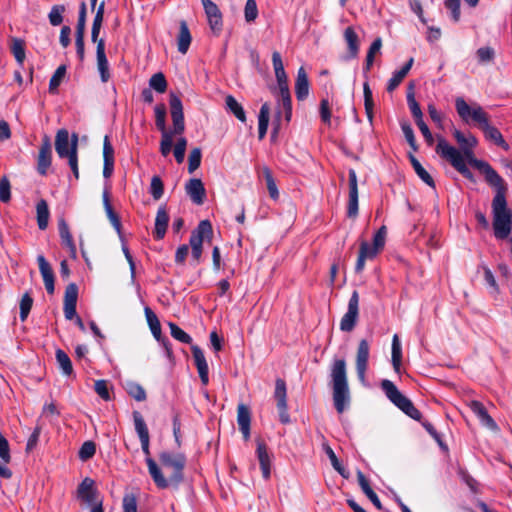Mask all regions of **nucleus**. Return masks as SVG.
<instances>
[{
	"label": "nucleus",
	"mask_w": 512,
	"mask_h": 512,
	"mask_svg": "<svg viewBox=\"0 0 512 512\" xmlns=\"http://www.w3.org/2000/svg\"><path fill=\"white\" fill-rule=\"evenodd\" d=\"M192 41L191 33L187 23L182 20L179 25V34L177 37V48L181 54H186Z\"/></svg>",
	"instance_id": "c756f323"
},
{
	"label": "nucleus",
	"mask_w": 512,
	"mask_h": 512,
	"mask_svg": "<svg viewBox=\"0 0 512 512\" xmlns=\"http://www.w3.org/2000/svg\"><path fill=\"white\" fill-rule=\"evenodd\" d=\"M274 398L277 402V410L279 413L280 422L282 424H289L291 420L288 413L287 388L283 379L278 378L275 381Z\"/></svg>",
	"instance_id": "1a4fd4ad"
},
{
	"label": "nucleus",
	"mask_w": 512,
	"mask_h": 512,
	"mask_svg": "<svg viewBox=\"0 0 512 512\" xmlns=\"http://www.w3.org/2000/svg\"><path fill=\"white\" fill-rule=\"evenodd\" d=\"M149 86L158 93H164L167 89V81L164 74L162 72L153 74L149 80Z\"/></svg>",
	"instance_id": "a18cd8bd"
},
{
	"label": "nucleus",
	"mask_w": 512,
	"mask_h": 512,
	"mask_svg": "<svg viewBox=\"0 0 512 512\" xmlns=\"http://www.w3.org/2000/svg\"><path fill=\"white\" fill-rule=\"evenodd\" d=\"M55 356L62 373L66 376H70L73 373V366L68 354L62 349H57Z\"/></svg>",
	"instance_id": "58836bf2"
},
{
	"label": "nucleus",
	"mask_w": 512,
	"mask_h": 512,
	"mask_svg": "<svg viewBox=\"0 0 512 512\" xmlns=\"http://www.w3.org/2000/svg\"><path fill=\"white\" fill-rule=\"evenodd\" d=\"M126 391L129 394V396L134 398L136 401L141 402V401L146 400V392H145L144 388L136 382H133V381L127 382L126 383Z\"/></svg>",
	"instance_id": "c03bdc74"
},
{
	"label": "nucleus",
	"mask_w": 512,
	"mask_h": 512,
	"mask_svg": "<svg viewBox=\"0 0 512 512\" xmlns=\"http://www.w3.org/2000/svg\"><path fill=\"white\" fill-rule=\"evenodd\" d=\"M97 67L102 82H107L110 78L109 63L105 54V41L100 39L96 48Z\"/></svg>",
	"instance_id": "412c9836"
},
{
	"label": "nucleus",
	"mask_w": 512,
	"mask_h": 512,
	"mask_svg": "<svg viewBox=\"0 0 512 512\" xmlns=\"http://www.w3.org/2000/svg\"><path fill=\"white\" fill-rule=\"evenodd\" d=\"M401 129H402L404 137L407 140L409 146L412 148L413 151H417L418 146H417L414 131H413L411 125L407 122H403V123H401Z\"/></svg>",
	"instance_id": "052dcab7"
},
{
	"label": "nucleus",
	"mask_w": 512,
	"mask_h": 512,
	"mask_svg": "<svg viewBox=\"0 0 512 512\" xmlns=\"http://www.w3.org/2000/svg\"><path fill=\"white\" fill-rule=\"evenodd\" d=\"M359 315V294L356 290L353 291L346 313L340 321V329L344 332H350L354 329Z\"/></svg>",
	"instance_id": "6e6552de"
},
{
	"label": "nucleus",
	"mask_w": 512,
	"mask_h": 512,
	"mask_svg": "<svg viewBox=\"0 0 512 512\" xmlns=\"http://www.w3.org/2000/svg\"><path fill=\"white\" fill-rule=\"evenodd\" d=\"M322 449L325 452V454L328 456L332 467L344 478L349 477V472L344 468V466L341 464L339 459L337 458L335 452L330 447V445L327 442L322 443Z\"/></svg>",
	"instance_id": "473e14b6"
},
{
	"label": "nucleus",
	"mask_w": 512,
	"mask_h": 512,
	"mask_svg": "<svg viewBox=\"0 0 512 512\" xmlns=\"http://www.w3.org/2000/svg\"><path fill=\"white\" fill-rule=\"evenodd\" d=\"M37 224L40 230H45L48 226L50 212L46 200L41 199L36 205Z\"/></svg>",
	"instance_id": "72a5a7b5"
},
{
	"label": "nucleus",
	"mask_w": 512,
	"mask_h": 512,
	"mask_svg": "<svg viewBox=\"0 0 512 512\" xmlns=\"http://www.w3.org/2000/svg\"><path fill=\"white\" fill-rule=\"evenodd\" d=\"M133 421L136 433L138 434L141 448L143 453L146 455V459L150 457V450H149V431L147 428V425L144 421L143 416L140 412L134 411L133 412Z\"/></svg>",
	"instance_id": "2eb2a0df"
},
{
	"label": "nucleus",
	"mask_w": 512,
	"mask_h": 512,
	"mask_svg": "<svg viewBox=\"0 0 512 512\" xmlns=\"http://www.w3.org/2000/svg\"><path fill=\"white\" fill-rule=\"evenodd\" d=\"M480 63H487L494 59L495 51L491 47H481L476 52Z\"/></svg>",
	"instance_id": "774afa93"
},
{
	"label": "nucleus",
	"mask_w": 512,
	"mask_h": 512,
	"mask_svg": "<svg viewBox=\"0 0 512 512\" xmlns=\"http://www.w3.org/2000/svg\"><path fill=\"white\" fill-rule=\"evenodd\" d=\"M66 75V66L60 65L52 75L49 81V91L51 93H55L57 91V88L60 86L63 78Z\"/></svg>",
	"instance_id": "de8ad7c7"
},
{
	"label": "nucleus",
	"mask_w": 512,
	"mask_h": 512,
	"mask_svg": "<svg viewBox=\"0 0 512 512\" xmlns=\"http://www.w3.org/2000/svg\"><path fill=\"white\" fill-rule=\"evenodd\" d=\"M52 162V148L51 142L48 136H45L42 140V144L39 149L37 158V171L40 175L44 176L47 174L49 167Z\"/></svg>",
	"instance_id": "4468645a"
},
{
	"label": "nucleus",
	"mask_w": 512,
	"mask_h": 512,
	"mask_svg": "<svg viewBox=\"0 0 512 512\" xmlns=\"http://www.w3.org/2000/svg\"><path fill=\"white\" fill-rule=\"evenodd\" d=\"M349 181V199L347 203V216L355 218L358 215V181L357 174L354 169L348 172Z\"/></svg>",
	"instance_id": "ddd939ff"
},
{
	"label": "nucleus",
	"mask_w": 512,
	"mask_h": 512,
	"mask_svg": "<svg viewBox=\"0 0 512 512\" xmlns=\"http://www.w3.org/2000/svg\"><path fill=\"white\" fill-rule=\"evenodd\" d=\"M96 452L95 443L92 441H86L81 446L78 456L82 461H86L94 456Z\"/></svg>",
	"instance_id": "bf43d9fd"
},
{
	"label": "nucleus",
	"mask_w": 512,
	"mask_h": 512,
	"mask_svg": "<svg viewBox=\"0 0 512 512\" xmlns=\"http://www.w3.org/2000/svg\"><path fill=\"white\" fill-rule=\"evenodd\" d=\"M171 118L173 122V134H182L185 129L183 105L181 99L173 92L169 98Z\"/></svg>",
	"instance_id": "9d476101"
},
{
	"label": "nucleus",
	"mask_w": 512,
	"mask_h": 512,
	"mask_svg": "<svg viewBox=\"0 0 512 512\" xmlns=\"http://www.w3.org/2000/svg\"><path fill=\"white\" fill-rule=\"evenodd\" d=\"M391 358H392V365H393L395 372L399 373L400 367H401V361H402V348H401V343H400V340H399V337L397 334H395L392 339Z\"/></svg>",
	"instance_id": "4c0bfd02"
},
{
	"label": "nucleus",
	"mask_w": 512,
	"mask_h": 512,
	"mask_svg": "<svg viewBox=\"0 0 512 512\" xmlns=\"http://www.w3.org/2000/svg\"><path fill=\"white\" fill-rule=\"evenodd\" d=\"M370 355V345L367 340L362 339L358 344L356 355V372L361 383L366 382V371L368 369V360Z\"/></svg>",
	"instance_id": "f8f14e48"
},
{
	"label": "nucleus",
	"mask_w": 512,
	"mask_h": 512,
	"mask_svg": "<svg viewBox=\"0 0 512 512\" xmlns=\"http://www.w3.org/2000/svg\"><path fill=\"white\" fill-rule=\"evenodd\" d=\"M295 94L299 101L305 100L309 95V81L308 76L303 67H300L297 71V77L295 82Z\"/></svg>",
	"instance_id": "393cba45"
},
{
	"label": "nucleus",
	"mask_w": 512,
	"mask_h": 512,
	"mask_svg": "<svg viewBox=\"0 0 512 512\" xmlns=\"http://www.w3.org/2000/svg\"><path fill=\"white\" fill-rule=\"evenodd\" d=\"M227 109L242 123L246 122V114L240 103L232 95L225 99Z\"/></svg>",
	"instance_id": "f704fd0d"
},
{
	"label": "nucleus",
	"mask_w": 512,
	"mask_h": 512,
	"mask_svg": "<svg viewBox=\"0 0 512 512\" xmlns=\"http://www.w3.org/2000/svg\"><path fill=\"white\" fill-rule=\"evenodd\" d=\"M278 103L282 105L285 112V118L289 121L292 115V102L289 87L279 89Z\"/></svg>",
	"instance_id": "e433bc0d"
},
{
	"label": "nucleus",
	"mask_w": 512,
	"mask_h": 512,
	"mask_svg": "<svg viewBox=\"0 0 512 512\" xmlns=\"http://www.w3.org/2000/svg\"><path fill=\"white\" fill-rule=\"evenodd\" d=\"M169 223V215L165 205L158 208L155 218L154 237L157 240L164 238Z\"/></svg>",
	"instance_id": "5701e85b"
},
{
	"label": "nucleus",
	"mask_w": 512,
	"mask_h": 512,
	"mask_svg": "<svg viewBox=\"0 0 512 512\" xmlns=\"http://www.w3.org/2000/svg\"><path fill=\"white\" fill-rule=\"evenodd\" d=\"M270 106L267 102L262 104L258 115V137L262 140L267 133L269 125Z\"/></svg>",
	"instance_id": "2f4dec72"
},
{
	"label": "nucleus",
	"mask_w": 512,
	"mask_h": 512,
	"mask_svg": "<svg viewBox=\"0 0 512 512\" xmlns=\"http://www.w3.org/2000/svg\"><path fill=\"white\" fill-rule=\"evenodd\" d=\"M78 287L75 283H70L65 289L64 304L77 305Z\"/></svg>",
	"instance_id": "680f3d73"
},
{
	"label": "nucleus",
	"mask_w": 512,
	"mask_h": 512,
	"mask_svg": "<svg viewBox=\"0 0 512 512\" xmlns=\"http://www.w3.org/2000/svg\"><path fill=\"white\" fill-rule=\"evenodd\" d=\"M77 142H78V137H77V135L74 134L73 140H72V154H71V157L68 158V164H69L76 180L79 178Z\"/></svg>",
	"instance_id": "3c124183"
},
{
	"label": "nucleus",
	"mask_w": 512,
	"mask_h": 512,
	"mask_svg": "<svg viewBox=\"0 0 512 512\" xmlns=\"http://www.w3.org/2000/svg\"><path fill=\"white\" fill-rule=\"evenodd\" d=\"M173 145V135L171 132L162 133L160 142V152L163 156L169 155Z\"/></svg>",
	"instance_id": "69168bd1"
},
{
	"label": "nucleus",
	"mask_w": 512,
	"mask_h": 512,
	"mask_svg": "<svg viewBox=\"0 0 512 512\" xmlns=\"http://www.w3.org/2000/svg\"><path fill=\"white\" fill-rule=\"evenodd\" d=\"M472 412L477 416L479 421L486 427L495 430L497 428L496 422L488 414L484 405L479 401H472L470 404Z\"/></svg>",
	"instance_id": "cd10ccee"
},
{
	"label": "nucleus",
	"mask_w": 512,
	"mask_h": 512,
	"mask_svg": "<svg viewBox=\"0 0 512 512\" xmlns=\"http://www.w3.org/2000/svg\"><path fill=\"white\" fill-rule=\"evenodd\" d=\"M149 192L154 200H159L164 193L163 181L158 175H154L151 179Z\"/></svg>",
	"instance_id": "864d4df0"
},
{
	"label": "nucleus",
	"mask_w": 512,
	"mask_h": 512,
	"mask_svg": "<svg viewBox=\"0 0 512 512\" xmlns=\"http://www.w3.org/2000/svg\"><path fill=\"white\" fill-rule=\"evenodd\" d=\"M381 388L384 391L387 398L400 410H402L406 415L411 417L414 420H420L421 412L413 405V403L405 397L395 386V384L388 380L384 379L381 382Z\"/></svg>",
	"instance_id": "423d86ee"
},
{
	"label": "nucleus",
	"mask_w": 512,
	"mask_h": 512,
	"mask_svg": "<svg viewBox=\"0 0 512 512\" xmlns=\"http://www.w3.org/2000/svg\"><path fill=\"white\" fill-rule=\"evenodd\" d=\"M155 124L161 133L168 132L166 129V106L164 104H157L154 108Z\"/></svg>",
	"instance_id": "37998d69"
},
{
	"label": "nucleus",
	"mask_w": 512,
	"mask_h": 512,
	"mask_svg": "<svg viewBox=\"0 0 512 512\" xmlns=\"http://www.w3.org/2000/svg\"><path fill=\"white\" fill-rule=\"evenodd\" d=\"M209 27L214 34H219L223 27V17L220 9L212 0H201Z\"/></svg>",
	"instance_id": "9b49d317"
},
{
	"label": "nucleus",
	"mask_w": 512,
	"mask_h": 512,
	"mask_svg": "<svg viewBox=\"0 0 512 512\" xmlns=\"http://www.w3.org/2000/svg\"><path fill=\"white\" fill-rule=\"evenodd\" d=\"M94 485V480L86 477L78 486V497L88 504H93L97 493Z\"/></svg>",
	"instance_id": "b1692460"
},
{
	"label": "nucleus",
	"mask_w": 512,
	"mask_h": 512,
	"mask_svg": "<svg viewBox=\"0 0 512 512\" xmlns=\"http://www.w3.org/2000/svg\"><path fill=\"white\" fill-rule=\"evenodd\" d=\"M55 149L60 158H70L72 154V142L69 141V133L66 129H60L56 134Z\"/></svg>",
	"instance_id": "6ab92c4d"
},
{
	"label": "nucleus",
	"mask_w": 512,
	"mask_h": 512,
	"mask_svg": "<svg viewBox=\"0 0 512 512\" xmlns=\"http://www.w3.org/2000/svg\"><path fill=\"white\" fill-rule=\"evenodd\" d=\"M159 460L165 468L172 470V474L169 478H165L157 463L151 457H148L146 464L156 486L160 489H165L170 485L178 487L184 479L183 471L186 465L184 454L163 451L159 455Z\"/></svg>",
	"instance_id": "f03ea898"
},
{
	"label": "nucleus",
	"mask_w": 512,
	"mask_h": 512,
	"mask_svg": "<svg viewBox=\"0 0 512 512\" xmlns=\"http://www.w3.org/2000/svg\"><path fill=\"white\" fill-rule=\"evenodd\" d=\"M263 175L266 180V185H267V189H268L270 197L273 200H277L279 198V191H278L276 182L273 178V175H272L270 169L265 167L263 169Z\"/></svg>",
	"instance_id": "09e8293b"
},
{
	"label": "nucleus",
	"mask_w": 512,
	"mask_h": 512,
	"mask_svg": "<svg viewBox=\"0 0 512 512\" xmlns=\"http://www.w3.org/2000/svg\"><path fill=\"white\" fill-rule=\"evenodd\" d=\"M11 186L10 181L6 176H3L0 179V201L3 203H7L11 198L10 192Z\"/></svg>",
	"instance_id": "338daca9"
},
{
	"label": "nucleus",
	"mask_w": 512,
	"mask_h": 512,
	"mask_svg": "<svg viewBox=\"0 0 512 512\" xmlns=\"http://www.w3.org/2000/svg\"><path fill=\"white\" fill-rule=\"evenodd\" d=\"M202 158V151L200 148H193L189 154L188 158V171L189 173H193L196 169L200 167Z\"/></svg>",
	"instance_id": "6e6d98bb"
},
{
	"label": "nucleus",
	"mask_w": 512,
	"mask_h": 512,
	"mask_svg": "<svg viewBox=\"0 0 512 512\" xmlns=\"http://www.w3.org/2000/svg\"><path fill=\"white\" fill-rule=\"evenodd\" d=\"M66 11L64 5H54L52 6L48 19L52 26H59L63 22V13Z\"/></svg>",
	"instance_id": "603ef678"
},
{
	"label": "nucleus",
	"mask_w": 512,
	"mask_h": 512,
	"mask_svg": "<svg viewBox=\"0 0 512 512\" xmlns=\"http://www.w3.org/2000/svg\"><path fill=\"white\" fill-rule=\"evenodd\" d=\"M145 316L150 330L157 341L161 340V325L156 314L149 308L145 307Z\"/></svg>",
	"instance_id": "c9c22d12"
},
{
	"label": "nucleus",
	"mask_w": 512,
	"mask_h": 512,
	"mask_svg": "<svg viewBox=\"0 0 512 512\" xmlns=\"http://www.w3.org/2000/svg\"><path fill=\"white\" fill-rule=\"evenodd\" d=\"M185 191L194 204L201 205L204 203L206 190L200 179H190L185 185Z\"/></svg>",
	"instance_id": "f3484780"
},
{
	"label": "nucleus",
	"mask_w": 512,
	"mask_h": 512,
	"mask_svg": "<svg viewBox=\"0 0 512 512\" xmlns=\"http://www.w3.org/2000/svg\"><path fill=\"white\" fill-rule=\"evenodd\" d=\"M170 333L173 338L180 341L181 343L191 344L192 337L182 330L177 324L169 322Z\"/></svg>",
	"instance_id": "8fccbe9b"
},
{
	"label": "nucleus",
	"mask_w": 512,
	"mask_h": 512,
	"mask_svg": "<svg viewBox=\"0 0 512 512\" xmlns=\"http://www.w3.org/2000/svg\"><path fill=\"white\" fill-rule=\"evenodd\" d=\"M187 146V140L184 137H181L177 140L176 145L174 146V156L177 163H182L185 158V151Z\"/></svg>",
	"instance_id": "0e129e2a"
},
{
	"label": "nucleus",
	"mask_w": 512,
	"mask_h": 512,
	"mask_svg": "<svg viewBox=\"0 0 512 512\" xmlns=\"http://www.w3.org/2000/svg\"><path fill=\"white\" fill-rule=\"evenodd\" d=\"M407 102H408V106L410 108V111L412 113V116L415 119V122L423 120V113L421 111V108H420L418 102L414 98V93L413 92H409L407 94Z\"/></svg>",
	"instance_id": "4d7b16f0"
},
{
	"label": "nucleus",
	"mask_w": 512,
	"mask_h": 512,
	"mask_svg": "<svg viewBox=\"0 0 512 512\" xmlns=\"http://www.w3.org/2000/svg\"><path fill=\"white\" fill-rule=\"evenodd\" d=\"M58 230L62 245L69 250L71 258L75 259L77 257L76 245L73 241L72 234L70 233L69 226L63 218L58 221Z\"/></svg>",
	"instance_id": "aec40b11"
},
{
	"label": "nucleus",
	"mask_w": 512,
	"mask_h": 512,
	"mask_svg": "<svg viewBox=\"0 0 512 512\" xmlns=\"http://www.w3.org/2000/svg\"><path fill=\"white\" fill-rule=\"evenodd\" d=\"M246 22L251 23L258 17V8L255 0H247L244 8Z\"/></svg>",
	"instance_id": "13d9d810"
},
{
	"label": "nucleus",
	"mask_w": 512,
	"mask_h": 512,
	"mask_svg": "<svg viewBox=\"0 0 512 512\" xmlns=\"http://www.w3.org/2000/svg\"><path fill=\"white\" fill-rule=\"evenodd\" d=\"M33 299L30 297L28 293H25L22 296L20 301V319L21 321H25L30 313L32 308Z\"/></svg>",
	"instance_id": "e2e57ef3"
},
{
	"label": "nucleus",
	"mask_w": 512,
	"mask_h": 512,
	"mask_svg": "<svg viewBox=\"0 0 512 512\" xmlns=\"http://www.w3.org/2000/svg\"><path fill=\"white\" fill-rule=\"evenodd\" d=\"M330 383L335 409L338 413H342L350 400L346 361L344 359H334L330 370Z\"/></svg>",
	"instance_id": "39448f33"
},
{
	"label": "nucleus",
	"mask_w": 512,
	"mask_h": 512,
	"mask_svg": "<svg viewBox=\"0 0 512 512\" xmlns=\"http://www.w3.org/2000/svg\"><path fill=\"white\" fill-rule=\"evenodd\" d=\"M191 351L201 383L206 386L209 383V368L205 355L202 349L197 345H192Z\"/></svg>",
	"instance_id": "dca6fc26"
},
{
	"label": "nucleus",
	"mask_w": 512,
	"mask_h": 512,
	"mask_svg": "<svg viewBox=\"0 0 512 512\" xmlns=\"http://www.w3.org/2000/svg\"><path fill=\"white\" fill-rule=\"evenodd\" d=\"M363 94H364L365 112H366L369 122L372 123L374 102H373L372 90L370 89L369 83L367 81L364 82V84H363Z\"/></svg>",
	"instance_id": "a19ab883"
},
{
	"label": "nucleus",
	"mask_w": 512,
	"mask_h": 512,
	"mask_svg": "<svg viewBox=\"0 0 512 512\" xmlns=\"http://www.w3.org/2000/svg\"><path fill=\"white\" fill-rule=\"evenodd\" d=\"M381 47H382V40L379 37L376 38L371 43L369 50L367 52V55H366V61H365V65H364V73H367L368 71H370V69L374 63L375 54L380 52Z\"/></svg>",
	"instance_id": "79ce46f5"
},
{
	"label": "nucleus",
	"mask_w": 512,
	"mask_h": 512,
	"mask_svg": "<svg viewBox=\"0 0 512 512\" xmlns=\"http://www.w3.org/2000/svg\"><path fill=\"white\" fill-rule=\"evenodd\" d=\"M237 423L244 439L248 440L250 437L251 412L243 403L239 404L237 408Z\"/></svg>",
	"instance_id": "4be33fe9"
},
{
	"label": "nucleus",
	"mask_w": 512,
	"mask_h": 512,
	"mask_svg": "<svg viewBox=\"0 0 512 512\" xmlns=\"http://www.w3.org/2000/svg\"><path fill=\"white\" fill-rule=\"evenodd\" d=\"M272 64H273L278 88L280 89V88H284V87H289L288 86V78H287L286 72L284 70L282 57L278 51H274L272 53Z\"/></svg>",
	"instance_id": "a878e982"
},
{
	"label": "nucleus",
	"mask_w": 512,
	"mask_h": 512,
	"mask_svg": "<svg viewBox=\"0 0 512 512\" xmlns=\"http://www.w3.org/2000/svg\"><path fill=\"white\" fill-rule=\"evenodd\" d=\"M453 136L462 149H464V147L473 148L477 145V139L474 136L469 135L466 137L461 131L457 129L453 132Z\"/></svg>",
	"instance_id": "5fc2aeb1"
},
{
	"label": "nucleus",
	"mask_w": 512,
	"mask_h": 512,
	"mask_svg": "<svg viewBox=\"0 0 512 512\" xmlns=\"http://www.w3.org/2000/svg\"><path fill=\"white\" fill-rule=\"evenodd\" d=\"M411 164L418 177L430 187H435V182L431 175L424 169L421 163L413 156H410Z\"/></svg>",
	"instance_id": "ea45409f"
},
{
	"label": "nucleus",
	"mask_w": 512,
	"mask_h": 512,
	"mask_svg": "<svg viewBox=\"0 0 512 512\" xmlns=\"http://www.w3.org/2000/svg\"><path fill=\"white\" fill-rule=\"evenodd\" d=\"M344 39L348 46V55L346 60L354 59L359 53V37L352 27H347L344 31Z\"/></svg>",
	"instance_id": "c85d7f7f"
},
{
	"label": "nucleus",
	"mask_w": 512,
	"mask_h": 512,
	"mask_svg": "<svg viewBox=\"0 0 512 512\" xmlns=\"http://www.w3.org/2000/svg\"><path fill=\"white\" fill-rule=\"evenodd\" d=\"M256 452L263 478L268 480L271 474V459L266 445L263 442H258Z\"/></svg>",
	"instance_id": "bb28decb"
},
{
	"label": "nucleus",
	"mask_w": 512,
	"mask_h": 512,
	"mask_svg": "<svg viewBox=\"0 0 512 512\" xmlns=\"http://www.w3.org/2000/svg\"><path fill=\"white\" fill-rule=\"evenodd\" d=\"M436 152L443 159L447 160L465 178L472 179L473 177L472 172L466 165V159L471 166L478 169L484 175L485 181L490 186L500 184V181L503 180L488 162L474 157L472 148L464 147L461 153L457 148L450 145L444 137L438 136Z\"/></svg>",
	"instance_id": "f257e3e1"
},
{
	"label": "nucleus",
	"mask_w": 512,
	"mask_h": 512,
	"mask_svg": "<svg viewBox=\"0 0 512 512\" xmlns=\"http://www.w3.org/2000/svg\"><path fill=\"white\" fill-rule=\"evenodd\" d=\"M455 109L463 122L469 124L475 122L483 131L485 138L494 142L497 146L504 150H509L508 143L504 140L501 132L494 126L490 125L488 114L477 103L470 106L463 97L455 99Z\"/></svg>",
	"instance_id": "7ed1b4c3"
},
{
	"label": "nucleus",
	"mask_w": 512,
	"mask_h": 512,
	"mask_svg": "<svg viewBox=\"0 0 512 512\" xmlns=\"http://www.w3.org/2000/svg\"><path fill=\"white\" fill-rule=\"evenodd\" d=\"M413 62H414L413 58H410L409 61L401 69L395 71L392 74V77L389 79V81L387 83V91L388 92L394 91L399 86V84L403 81L405 76L410 71V69L413 65Z\"/></svg>",
	"instance_id": "7c9ffc66"
},
{
	"label": "nucleus",
	"mask_w": 512,
	"mask_h": 512,
	"mask_svg": "<svg viewBox=\"0 0 512 512\" xmlns=\"http://www.w3.org/2000/svg\"><path fill=\"white\" fill-rule=\"evenodd\" d=\"M491 186L496 191L491 205L494 236L498 240H504L512 232V210L508 208L506 200L507 185L503 179L500 184Z\"/></svg>",
	"instance_id": "20e7f679"
},
{
	"label": "nucleus",
	"mask_w": 512,
	"mask_h": 512,
	"mask_svg": "<svg viewBox=\"0 0 512 512\" xmlns=\"http://www.w3.org/2000/svg\"><path fill=\"white\" fill-rule=\"evenodd\" d=\"M11 52L14 55L16 61L22 65L25 60V44L22 39L14 38L12 40Z\"/></svg>",
	"instance_id": "49530a36"
},
{
	"label": "nucleus",
	"mask_w": 512,
	"mask_h": 512,
	"mask_svg": "<svg viewBox=\"0 0 512 512\" xmlns=\"http://www.w3.org/2000/svg\"><path fill=\"white\" fill-rule=\"evenodd\" d=\"M37 262L39 265V270H40L41 276L44 281L46 291L48 294L51 295L55 291V286H54L55 277H54L53 269L43 255L37 256Z\"/></svg>",
	"instance_id": "a211bd4d"
},
{
	"label": "nucleus",
	"mask_w": 512,
	"mask_h": 512,
	"mask_svg": "<svg viewBox=\"0 0 512 512\" xmlns=\"http://www.w3.org/2000/svg\"><path fill=\"white\" fill-rule=\"evenodd\" d=\"M213 237V229L209 220H202L197 228L192 232L189 240L191 246V255L196 263L201 261L203 242L211 241Z\"/></svg>",
	"instance_id": "0eeeda50"
}]
</instances>
